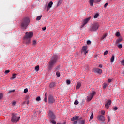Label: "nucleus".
<instances>
[{"label": "nucleus", "instance_id": "nucleus-1", "mask_svg": "<svg viewBox=\"0 0 124 124\" xmlns=\"http://www.w3.org/2000/svg\"><path fill=\"white\" fill-rule=\"evenodd\" d=\"M57 60H58V56H57V55L54 56L51 58L49 62L48 69L51 70L54 67V65H55L57 62Z\"/></svg>", "mask_w": 124, "mask_h": 124}, {"label": "nucleus", "instance_id": "nucleus-2", "mask_svg": "<svg viewBox=\"0 0 124 124\" xmlns=\"http://www.w3.org/2000/svg\"><path fill=\"white\" fill-rule=\"evenodd\" d=\"M30 18L28 17H26L24 18L22 20V22L21 24V26L22 30H26L27 28H28V26L30 24Z\"/></svg>", "mask_w": 124, "mask_h": 124}, {"label": "nucleus", "instance_id": "nucleus-3", "mask_svg": "<svg viewBox=\"0 0 124 124\" xmlns=\"http://www.w3.org/2000/svg\"><path fill=\"white\" fill-rule=\"evenodd\" d=\"M32 36H33V33L32 32H30L29 33L27 32L25 33L24 40H25L27 44H29V43L31 42V38Z\"/></svg>", "mask_w": 124, "mask_h": 124}, {"label": "nucleus", "instance_id": "nucleus-4", "mask_svg": "<svg viewBox=\"0 0 124 124\" xmlns=\"http://www.w3.org/2000/svg\"><path fill=\"white\" fill-rule=\"evenodd\" d=\"M98 28H99V23L94 22L91 25L90 31H95L98 30Z\"/></svg>", "mask_w": 124, "mask_h": 124}, {"label": "nucleus", "instance_id": "nucleus-5", "mask_svg": "<svg viewBox=\"0 0 124 124\" xmlns=\"http://www.w3.org/2000/svg\"><path fill=\"white\" fill-rule=\"evenodd\" d=\"M20 120V116H17V114L12 113L11 121L12 123H17Z\"/></svg>", "mask_w": 124, "mask_h": 124}, {"label": "nucleus", "instance_id": "nucleus-6", "mask_svg": "<svg viewBox=\"0 0 124 124\" xmlns=\"http://www.w3.org/2000/svg\"><path fill=\"white\" fill-rule=\"evenodd\" d=\"M48 117L51 120H55L56 119V115H55V114H54V112L52 111H49Z\"/></svg>", "mask_w": 124, "mask_h": 124}, {"label": "nucleus", "instance_id": "nucleus-7", "mask_svg": "<svg viewBox=\"0 0 124 124\" xmlns=\"http://www.w3.org/2000/svg\"><path fill=\"white\" fill-rule=\"evenodd\" d=\"M95 92H93L90 96L87 97V99L88 101H91L93 99V97L95 95Z\"/></svg>", "mask_w": 124, "mask_h": 124}, {"label": "nucleus", "instance_id": "nucleus-8", "mask_svg": "<svg viewBox=\"0 0 124 124\" xmlns=\"http://www.w3.org/2000/svg\"><path fill=\"white\" fill-rule=\"evenodd\" d=\"M55 101H56V100H55V99L54 98V97L51 95H49L48 96L49 103L53 104L54 103V102H55Z\"/></svg>", "mask_w": 124, "mask_h": 124}, {"label": "nucleus", "instance_id": "nucleus-9", "mask_svg": "<svg viewBox=\"0 0 124 124\" xmlns=\"http://www.w3.org/2000/svg\"><path fill=\"white\" fill-rule=\"evenodd\" d=\"M90 20H91V17H89L84 19V21L83 22V24L82 26V27H84L85 25H86V24H88V23L89 22V21H90Z\"/></svg>", "mask_w": 124, "mask_h": 124}, {"label": "nucleus", "instance_id": "nucleus-10", "mask_svg": "<svg viewBox=\"0 0 124 124\" xmlns=\"http://www.w3.org/2000/svg\"><path fill=\"white\" fill-rule=\"evenodd\" d=\"M111 104L112 101H111V100H108L107 103L105 105L106 108H107V109H108L109 108V106L111 105Z\"/></svg>", "mask_w": 124, "mask_h": 124}, {"label": "nucleus", "instance_id": "nucleus-11", "mask_svg": "<svg viewBox=\"0 0 124 124\" xmlns=\"http://www.w3.org/2000/svg\"><path fill=\"white\" fill-rule=\"evenodd\" d=\"M93 71L95 73H102V70L99 68H95L93 69Z\"/></svg>", "mask_w": 124, "mask_h": 124}, {"label": "nucleus", "instance_id": "nucleus-12", "mask_svg": "<svg viewBox=\"0 0 124 124\" xmlns=\"http://www.w3.org/2000/svg\"><path fill=\"white\" fill-rule=\"evenodd\" d=\"M98 119L99 121H101V122H104V121H105V117L103 115H99L98 116Z\"/></svg>", "mask_w": 124, "mask_h": 124}, {"label": "nucleus", "instance_id": "nucleus-13", "mask_svg": "<svg viewBox=\"0 0 124 124\" xmlns=\"http://www.w3.org/2000/svg\"><path fill=\"white\" fill-rule=\"evenodd\" d=\"M52 5H53V1H50L47 6V11H48L50 10V8L52 7Z\"/></svg>", "mask_w": 124, "mask_h": 124}, {"label": "nucleus", "instance_id": "nucleus-14", "mask_svg": "<svg viewBox=\"0 0 124 124\" xmlns=\"http://www.w3.org/2000/svg\"><path fill=\"white\" fill-rule=\"evenodd\" d=\"M80 119H79V116H74L72 118H71V121H78V120H79Z\"/></svg>", "mask_w": 124, "mask_h": 124}, {"label": "nucleus", "instance_id": "nucleus-15", "mask_svg": "<svg viewBox=\"0 0 124 124\" xmlns=\"http://www.w3.org/2000/svg\"><path fill=\"white\" fill-rule=\"evenodd\" d=\"M55 86H56V82H52L49 84V87L51 88L55 87Z\"/></svg>", "mask_w": 124, "mask_h": 124}, {"label": "nucleus", "instance_id": "nucleus-16", "mask_svg": "<svg viewBox=\"0 0 124 124\" xmlns=\"http://www.w3.org/2000/svg\"><path fill=\"white\" fill-rule=\"evenodd\" d=\"M78 124H85V120H82L81 119H79L78 120Z\"/></svg>", "mask_w": 124, "mask_h": 124}, {"label": "nucleus", "instance_id": "nucleus-17", "mask_svg": "<svg viewBox=\"0 0 124 124\" xmlns=\"http://www.w3.org/2000/svg\"><path fill=\"white\" fill-rule=\"evenodd\" d=\"M81 82H78L76 86V89L78 90L80 89V88L81 87Z\"/></svg>", "mask_w": 124, "mask_h": 124}, {"label": "nucleus", "instance_id": "nucleus-18", "mask_svg": "<svg viewBox=\"0 0 124 124\" xmlns=\"http://www.w3.org/2000/svg\"><path fill=\"white\" fill-rule=\"evenodd\" d=\"M16 75H17V74H13L12 77L10 78V80H13V79H15V78H16Z\"/></svg>", "mask_w": 124, "mask_h": 124}, {"label": "nucleus", "instance_id": "nucleus-19", "mask_svg": "<svg viewBox=\"0 0 124 124\" xmlns=\"http://www.w3.org/2000/svg\"><path fill=\"white\" fill-rule=\"evenodd\" d=\"M87 49H88V46H83L81 51H87Z\"/></svg>", "mask_w": 124, "mask_h": 124}, {"label": "nucleus", "instance_id": "nucleus-20", "mask_svg": "<svg viewBox=\"0 0 124 124\" xmlns=\"http://www.w3.org/2000/svg\"><path fill=\"white\" fill-rule=\"evenodd\" d=\"M114 60H115V56L112 55L110 59V62H113Z\"/></svg>", "mask_w": 124, "mask_h": 124}, {"label": "nucleus", "instance_id": "nucleus-21", "mask_svg": "<svg viewBox=\"0 0 124 124\" xmlns=\"http://www.w3.org/2000/svg\"><path fill=\"white\" fill-rule=\"evenodd\" d=\"M94 2V0H90V3L91 6H93V2Z\"/></svg>", "mask_w": 124, "mask_h": 124}, {"label": "nucleus", "instance_id": "nucleus-22", "mask_svg": "<svg viewBox=\"0 0 124 124\" xmlns=\"http://www.w3.org/2000/svg\"><path fill=\"white\" fill-rule=\"evenodd\" d=\"M50 122L53 124H57V122L55 121V119H51Z\"/></svg>", "mask_w": 124, "mask_h": 124}, {"label": "nucleus", "instance_id": "nucleus-23", "mask_svg": "<svg viewBox=\"0 0 124 124\" xmlns=\"http://www.w3.org/2000/svg\"><path fill=\"white\" fill-rule=\"evenodd\" d=\"M62 1H63V0H59L58 1V5H60V4H62Z\"/></svg>", "mask_w": 124, "mask_h": 124}, {"label": "nucleus", "instance_id": "nucleus-24", "mask_svg": "<svg viewBox=\"0 0 124 124\" xmlns=\"http://www.w3.org/2000/svg\"><path fill=\"white\" fill-rule=\"evenodd\" d=\"M42 17V16H38L36 18L37 21H39L41 19V17Z\"/></svg>", "mask_w": 124, "mask_h": 124}, {"label": "nucleus", "instance_id": "nucleus-25", "mask_svg": "<svg viewBox=\"0 0 124 124\" xmlns=\"http://www.w3.org/2000/svg\"><path fill=\"white\" fill-rule=\"evenodd\" d=\"M123 40L122 39H119L118 40L116 41V43H120V42H122Z\"/></svg>", "mask_w": 124, "mask_h": 124}, {"label": "nucleus", "instance_id": "nucleus-26", "mask_svg": "<svg viewBox=\"0 0 124 124\" xmlns=\"http://www.w3.org/2000/svg\"><path fill=\"white\" fill-rule=\"evenodd\" d=\"M81 54H84V55H86L88 54V51H81Z\"/></svg>", "mask_w": 124, "mask_h": 124}, {"label": "nucleus", "instance_id": "nucleus-27", "mask_svg": "<svg viewBox=\"0 0 124 124\" xmlns=\"http://www.w3.org/2000/svg\"><path fill=\"white\" fill-rule=\"evenodd\" d=\"M106 36H107V34H105L101 38V39H105L106 38Z\"/></svg>", "mask_w": 124, "mask_h": 124}, {"label": "nucleus", "instance_id": "nucleus-28", "mask_svg": "<svg viewBox=\"0 0 124 124\" xmlns=\"http://www.w3.org/2000/svg\"><path fill=\"white\" fill-rule=\"evenodd\" d=\"M31 97L29 95H26V97H25V100H30V98Z\"/></svg>", "mask_w": 124, "mask_h": 124}, {"label": "nucleus", "instance_id": "nucleus-29", "mask_svg": "<svg viewBox=\"0 0 124 124\" xmlns=\"http://www.w3.org/2000/svg\"><path fill=\"white\" fill-rule=\"evenodd\" d=\"M99 14H96L94 16V17H93V18H94V19H96V18H97L98 17V16H99Z\"/></svg>", "mask_w": 124, "mask_h": 124}, {"label": "nucleus", "instance_id": "nucleus-30", "mask_svg": "<svg viewBox=\"0 0 124 124\" xmlns=\"http://www.w3.org/2000/svg\"><path fill=\"white\" fill-rule=\"evenodd\" d=\"M35 70H36V71H38V70H39V66H37L35 67Z\"/></svg>", "mask_w": 124, "mask_h": 124}, {"label": "nucleus", "instance_id": "nucleus-31", "mask_svg": "<svg viewBox=\"0 0 124 124\" xmlns=\"http://www.w3.org/2000/svg\"><path fill=\"white\" fill-rule=\"evenodd\" d=\"M56 76L57 77H60L61 76V74L59 72H56Z\"/></svg>", "mask_w": 124, "mask_h": 124}, {"label": "nucleus", "instance_id": "nucleus-32", "mask_svg": "<svg viewBox=\"0 0 124 124\" xmlns=\"http://www.w3.org/2000/svg\"><path fill=\"white\" fill-rule=\"evenodd\" d=\"M118 47L119 48V49H122V48H123V46L122 45V44H119L118 45Z\"/></svg>", "mask_w": 124, "mask_h": 124}, {"label": "nucleus", "instance_id": "nucleus-33", "mask_svg": "<svg viewBox=\"0 0 124 124\" xmlns=\"http://www.w3.org/2000/svg\"><path fill=\"white\" fill-rule=\"evenodd\" d=\"M36 101H40L41 98L40 97L38 96L36 98Z\"/></svg>", "mask_w": 124, "mask_h": 124}, {"label": "nucleus", "instance_id": "nucleus-34", "mask_svg": "<svg viewBox=\"0 0 124 124\" xmlns=\"http://www.w3.org/2000/svg\"><path fill=\"white\" fill-rule=\"evenodd\" d=\"M74 104L75 105H78V104H79V102L78 101V100H76L74 102Z\"/></svg>", "mask_w": 124, "mask_h": 124}, {"label": "nucleus", "instance_id": "nucleus-35", "mask_svg": "<svg viewBox=\"0 0 124 124\" xmlns=\"http://www.w3.org/2000/svg\"><path fill=\"white\" fill-rule=\"evenodd\" d=\"M93 114H92V115L90 116V120H93Z\"/></svg>", "mask_w": 124, "mask_h": 124}, {"label": "nucleus", "instance_id": "nucleus-36", "mask_svg": "<svg viewBox=\"0 0 124 124\" xmlns=\"http://www.w3.org/2000/svg\"><path fill=\"white\" fill-rule=\"evenodd\" d=\"M9 72H10V70H7L5 71L4 73H5V74H7V73H9Z\"/></svg>", "mask_w": 124, "mask_h": 124}, {"label": "nucleus", "instance_id": "nucleus-37", "mask_svg": "<svg viewBox=\"0 0 124 124\" xmlns=\"http://www.w3.org/2000/svg\"><path fill=\"white\" fill-rule=\"evenodd\" d=\"M103 88H104V89H106V87H107V84H106V83H104L103 84Z\"/></svg>", "mask_w": 124, "mask_h": 124}, {"label": "nucleus", "instance_id": "nucleus-38", "mask_svg": "<svg viewBox=\"0 0 124 124\" xmlns=\"http://www.w3.org/2000/svg\"><path fill=\"white\" fill-rule=\"evenodd\" d=\"M78 122H79L78 120H74L73 124H76L78 123Z\"/></svg>", "mask_w": 124, "mask_h": 124}, {"label": "nucleus", "instance_id": "nucleus-39", "mask_svg": "<svg viewBox=\"0 0 124 124\" xmlns=\"http://www.w3.org/2000/svg\"><path fill=\"white\" fill-rule=\"evenodd\" d=\"M116 36H117V37L120 36V32H117L116 33Z\"/></svg>", "mask_w": 124, "mask_h": 124}, {"label": "nucleus", "instance_id": "nucleus-40", "mask_svg": "<svg viewBox=\"0 0 124 124\" xmlns=\"http://www.w3.org/2000/svg\"><path fill=\"white\" fill-rule=\"evenodd\" d=\"M15 92V90H10V91L8 92V93H13V92Z\"/></svg>", "mask_w": 124, "mask_h": 124}, {"label": "nucleus", "instance_id": "nucleus-41", "mask_svg": "<svg viewBox=\"0 0 124 124\" xmlns=\"http://www.w3.org/2000/svg\"><path fill=\"white\" fill-rule=\"evenodd\" d=\"M44 100L45 102H47V101H48V98L47 97H45Z\"/></svg>", "mask_w": 124, "mask_h": 124}, {"label": "nucleus", "instance_id": "nucleus-42", "mask_svg": "<svg viewBox=\"0 0 124 124\" xmlns=\"http://www.w3.org/2000/svg\"><path fill=\"white\" fill-rule=\"evenodd\" d=\"M107 54H108V51H106L104 53V56H106V55H107Z\"/></svg>", "mask_w": 124, "mask_h": 124}, {"label": "nucleus", "instance_id": "nucleus-43", "mask_svg": "<svg viewBox=\"0 0 124 124\" xmlns=\"http://www.w3.org/2000/svg\"><path fill=\"white\" fill-rule=\"evenodd\" d=\"M27 92H28V88L25 89L24 90V93H27Z\"/></svg>", "mask_w": 124, "mask_h": 124}, {"label": "nucleus", "instance_id": "nucleus-44", "mask_svg": "<svg viewBox=\"0 0 124 124\" xmlns=\"http://www.w3.org/2000/svg\"><path fill=\"white\" fill-rule=\"evenodd\" d=\"M101 115H105V111L104 110H102L101 112Z\"/></svg>", "mask_w": 124, "mask_h": 124}, {"label": "nucleus", "instance_id": "nucleus-45", "mask_svg": "<svg viewBox=\"0 0 124 124\" xmlns=\"http://www.w3.org/2000/svg\"><path fill=\"white\" fill-rule=\"evenodd\" d=\"M67 85H70V81L68 80L66 82Z\"/></svg>", "mask_w": 124, "mask_h": 124}, {"label": "nucleus", "instance_id": "nucleus-46", "mask_svg": "<svg viewBox=\"0 0 124 124\" xmlns=\"http://www.w3.org/2000/svg\"><path fill=\"white\" fill-rule=\"evenodd\" d=\"M3 97V95H2V93H0V100Z\"/></svg>", "mask_w": 124, "mask_h": 124}, {"label": "nucleus", "instance_id": "nucleus-47", "mask_svg": "<svg viewBox=\"0 0 124 124\" xmlns=\"http://www.w3.org/2000/svg\"><path fill=\"white\" fill-rule=\"evenodd\" d=\"M87 44H88V45H90V44H91V41L90 40L87 41Z\"/></svg>", "mask_w": 124, "mask_h": 124}, {"label": "nucleus", "instance_id": "nucleus-48", "mask_svg": "<svg viewBox=\"0 0 124 124\" xmlns=\"http://www.w3.org/2000/svg\"><path fill=\"white\" fill-rule=\"evenodd\" d=\"M36 41L33 40V45H36Z\"/></svg>", "mask_w": 124, "mask_h": 124}, {"label": "nucleus", "instance_id": "nucleus-49", "mask_svg": "<svg viewBox=\"0 0 124 124\" xmlns=\"http://www.w3.org/2000/svg\"><path fill=\"white\" fill-rule=\"evenodd\" d=\"M16 101H15V102H13V103H12V105H13V106H15V105H16Z\"/></svg>", "mask_w": 124, "mask_h": 124}, {"label": "nucleus", "instance_id": "nucleus-50", "mask_svg": "<svg viewBox=\"0 0 124 124\" xmlns=\"http://www.w3.org/2000/svg\"><path fill=\"white\" fill-rule=\"evenodd\" d=\"M107 118H108V122H109L110 121V116H108Z\"/></svg>", "mask_w": 124, "mask_h": 124}, {"label": "nucleus", "instance_id": "nucleus-51", "mask_svg": "<svg viewBox=\"0 0 124 124\" xmlns=\"http://www.w3.org/2000/svg\"><path fill=\"white\" fill-rule=\"evenodd\" d=\"M121 63H122V65H124V60L122 61Z\"/></svg>", "mask_w": 124, "mask_h": 124}, {"label": "nucleus", "instance_id": "nucleus-52", "mask_svg": "<svg viewBox=\"0 0 124 124\" xmlns=\"http://www.w3.org/2000/svg\"><path fill=\"white\" fill-rule=\"evenodd\" d=\"M112 82V79H108V83H111Z\"/></svg>", "mask_w": 124, "mask_h": 124}, {"label": "nucleus", "instance_id": "nucleus-53", "mask_svg": "<svg viewBox=\"0 0 124 124\" xmlns=\"http://www.w3.org/2000/svg\"><path fill=\"white\" fill-rule=\"evenodd\" d=\"M108 5V3H106L105 4V5H104V7H107Z\"/></svg>", "mask_w": 124, "mask_h": 124}, {"label": "nucleus", "instance_id": "nucleus-54", "mask_svg": "<svg viewBox=\"0 0 124 124\" xmlns=\"http://www.w3.org/2000/svg\"><path fill=\"white\" fill-rule=\"evenodd\" d=\"M42 30L43 31H45V30H46V27H43Z\"/></svg>", "mask_w": 124, "mask_h": 124}, {"label": "nucleus", "instance_id": "nucleus-55", "mask_svg": "<svg viewBox=\"0 0 124 124\" xmlns=\"http://www.w3.org/2000/svg\"><path fill=\"white\" fill-rule=\"evenodd\" d=\"M26 104H29V102H30V100H26Z\"/></svg>", "mask_w": 124, "mask_h": 124}, {"label": "nucleus", "instance_id": "nucleus-56", "mask_svg": "<svg viewBox=\"0 0 124 124\" xmlns=\"http://www.w3.org/2000/svg\"><path fill=\"white\" fill-rule=\"evenodd\" d=\"M114 109L116 111L117 110H118V108L117 107H115L114 108Z\"/></svg>", "mask_w": 124, "mask_h": 124}, {"label": "nucleus", "instance_id": "nucleus-57", "mask_svg": "<svg viewBox=\"0 0 124 124\" xmlns=\"http://www.w3.org/2000/svg\"><path fill=\"white\" fill-rule=\"evenodd\" d=\"M101 0H95L96 2H99Z\"/></svg>", "mask_w": 124, "mask_h": 124}, {"label": "nucleus", "instance_id": "nucleus-58", "mask_svg": "<svg viewBox=\"0 0 124 124\" xmlns=\"http://www.w3.org/2000/svg\"><path fill=\"white\" fill-rule=\"evenodd\" d=\"M99 67H100V68H102V65H99Z\"/></svg>", "mask_w": 124, "mask_h": 124}, {"label": "nucleus", "instance_id": "nucleus-59", "mask_svg": "<svg viewBox=\"0 0 124 124\" xmlns=\"http://www.w3.org/2000/svg\"><path fill=\"white\" fill-rule=\"evenodd\" d=\"M60 68V67H57V68H56V70H59V69Z\"/></svg>", "mask_w": 124, "mask_h": 124}, {"label": "nucleus", "instance_id": "nucleus-60", "mask_svg": "<svg viewBox=\"0 0 124 124\" xmlns=\"http://www.w3.org/2000/svg\"><path fill=\"white\" fill-rule=\"evenodd\" d=\"M26 101H24L23 102V104H26Z\"/></svg>", "mask_w": 124, "mask_h": 124}, {"label": "nucleus", "instance_id": "nucleus-61", "mask_svg": "<svg viewBox=\"0 0 124 124\" xmlns=\"http://www.w3.org/2000/svg\"><path fill=\"white\" fill-rule=\"evenodd\" d=\"M45 97H47V93H46L45 94Z\"/></svg>", "mask_w": 124, "mask_h": 124}, {"label": "nucleus", "instance_id": "nucleus-62", "mask_svg": "<svg viewBox=\"0 0 124 124\" xmlns=\"http://www.w3.org/2000/svg\"><path fill=\"white\" fill-rule=\"evenodd\" d=\"M57 124H62L61 123H57Z\"/></svg>", "mask_w": 124, "mask_h": 124}, {"label": "nucleus", "instance_id": "nucleus-63", "mask_svg": "<svg viewBox=\"0 0 124 124\" xmlns=\"http://www.w3.org/2000/svg\"><path fill=\"white\" fill-rule=\"evenodd\" d=\"M102 124H104V123H102Z\"/></svg>", "mask_w": 124, "mask_h": 124}]
</instances>
